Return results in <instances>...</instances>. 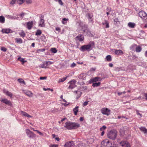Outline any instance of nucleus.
<instances>
[{"label":"nucleus","instance_id":"052dcab7","mask_svg":"<svg viewBox=\"0 0 147 147\" xmlns=\"http://www.w3.org/2000/svg\"><path fill=\"white\" fill-rule=\"evenodd\" d=\"M109 66L110 67H112L113 66V64L112 63H109Z\"/></svg>","mask_w":147,"mask_h":147},{"label":"nucleus","instance_id":"4be33fe9","mask_svg":"<svg viewBox=\"0 0 147 147\" xmlns=\"http://www.w3.org/2000/svg\"><path fill=\"white\" fill-rule=\"evenodd\" d=\"M115 54L121 55L123 54V51L120 50H115Z\"/></svg>","mask_w":147,"mask_h":147},{"label":"nucleus","instance_id":"ea45409f","mask_svg":"<svg viewBox=\"0 0 147 147\" xmlns=\"http://www.w3.org/2000/svg\"><path fill=\"white\" fill-rule=\"evenodd\" d=\"M51 50L52 53H56L57 52V50L55 48H51Z\"/></svg>","mask_w":147,"mask_h":147},{"label":"nucleus","instance_id":"f3484780","mask_svg":"<svg viewBox=\"0 0 147 147\" xmlns=\"http://www.w3.org/2000/svg\"><path fill=\"white\" fill-rule=\"evenodd\" d=\"M76 38L77 39L79 40L80 41H82L84 40V37L83 35L82 34H79L76 37Z\"/></svg>","mask_w":147,"mask_h":147},{"label":"nucleus","instance_id":"9d476101","mask_svg":"<svg viewBox=\"0 0 147 147\" xmlns=\"http://www.w3.org/2000/svg\"><path fill=\"white\" fill-rule=\"evenodd\" d=\"M75 144L72 141L66 142L64 145L65 147H74Z\"/></svg>","mask_w":147,"mask_h":147},{"label":"nucleus","instance_id":"473e14b6","mask_svg":"<svg viewBox=\"0 0 147 147\" xmlns=\"http://www.w3.org/2000/svg\"><path fill=\"white\" fill-rule=\"evenodd\" d=\"M100 83L99 82H98L93 83L92 84V86L94 87H97L100 85Z\"/></svg>","mask_w":147,"mask_h":147},{"label":"nucleus","instance_id":"69168bd1","mask_svg":"<svg viewBox=\"0 0 147 147\" xmlns=\"http://www.w3.org/2000/svg\"><path fill=\"white\" fill-rule=\"evenodd\" d=\"M55 139L57 141H59V139L58 137L56 138Z\"/></svg>","mask_w":147,"mask_h":147},{"label":"nucleus","instance_id":"7c9ffc66","mask_svg":"<svg viewBox=\"0 0 147 147\" xmlns=\"http://www.w3.org/2000/svg\"><path fill=\"white\" fill-rule=\"evenodd\" d=\"M5 19L4 17L3 16H0V23H3L5 22Z\"/></svg>","mask_w":147,"mask_h":147},{"label":"nucleus","instance_id":"338daca9","mask_svg":"<svg viewBox=\"0 0 147 147\" xmlns=\"http://www.w3.org/2000/svg\"><path fill=\"white\" fill-rule=\"evenodd\" d=\"M145 56L147 57V51H146L144 53Z\"/></svg>","mask_w":147,"mask_h":147},{"label":"nucleus","instance_id":"39448f33","mask_svg":"<svg viewBox=\"0 0 147 147\" xmlns=\"http://www.w3.org/2000/svg\"><path fill=\"white\" fill-rule=\"evenodd\" d=\"M112 143L109 140L105 139L101 142V147H112Z\"/></svg>","mask_w":147,"mask_h":147},{"label":"nucleus","instance_id":"4468645a","mask_svg":"<svg viewBox=\"0 0 147 147\" xmlns=\"http://www.w3.org/2000/svg\"><path fill=\"white\" fill-rule=\"evenodd\" d=\"M101 80L102 78H101L98 77H97L93 79H90V83H93L98 81H101Z\"/></svg>","mask_w":147,"mask_h":147},{"label":"nucleus","instance_id":"79ce46f5","mask_svg":"<svg viewBox=\"0 0 147 147\" xmlns=\"http://www.w3.org/2000/svg\"><path fill=\"white\" fill-rule=\"evenodd\" d=\"M67 78V77L61 79L59 80V82H62L64 81Z\"/></svg>","mask_w":147,"mask_h":147},{"label":"nucleus","instance_id":"3c124183","mask_svg":"<svg viewBox=\"0 0 147 147\" xmlns=\"http://www.w3.org/2000/svg\"><path fill=\"white\" fill-rule=\"evenodd\" d=\"M47 79V77H40V80H45Z\"/></svg>","mask_w":147,"mask_h":147},{"label":"nucleus","instance_id":"a19ab883","mask_svg":"<svg viewBox=\"0 0 147 147\" xmlns=\"http://www.w3.org/2000/svg\"><path fill=\"white\" fill-rule=\"evenodd\" d=\"M24 2V0H18L17 2L18 4L21 5Z\"/></svg>","mask_w":147,"mask_h":147},{"label":"nucleus","instance_id":"774afa93","mask_svg":"<svg viewBox=\"0 0 147 147\" xmlns=\"http://www.w3.org/2000/svg\"><path fill=\"white\" fill-rule=\"evenodd\" d=\"M80 147H85L84 146V144H81L80 146Z\"/></svg>","mask_w":147,"mask_h":147},{"label":"nucleus","instance_id":"6ab92c4d","mask_svg":"<svg viewBox=\"0 0 147 147\" xmlns=\"http://www.w3.org/2000/svg\"><path fill=\"white\" fill-rule=\"evenodd\" d=\"M86 74L85 73H82L78 76L79 79L83 80H85L86 78Z\"/></svg>","mask_w":147,"mask_h":147},{"label":"nucleus","instance_id":"6e6d98bb","mask_svg":"<svg viewBox=\"0 0 147 147\" xmlns=\"http://www.w3.org/2000/svg\"><path fill=\"white\" fill-rule=\"evenodd\" d=\"M16 0H12V1L10 2V3L11 4H15Z\"/></svg>","mask_w":147,"mask_h":147},{"label":"nucleus","instance_id":"49530a36","mask_svg":"<svg viewBox=\"0 0 147 147\" xmlns=\"http://www.w3.org/2000/svg\"><path fill=\"white\" fill-rule=\"evenodd\" d=\"M35 131L37 132L38 133L39 135L40 136H43V134L42 133H41V132L39 131L38 130H35Z\"/></svg>","mask_w":147,"mask_h":147},{"label":"nucleus","instance_id":"c756f323","mask_svg":"<svg viewBox=\"0 0 147 147\" xmlns=\"http://www.w3.org/2000/svg\"><path fill=\"white\" fill-rule=\"evenodd\" d=\"M16 42L19 43H22V40L20 38H16L15 39Z\"/></svg>","mask_w":147,"mask_h":147},{"label":"nucleus","instance_id":"c03bdc74","mask_svg":"<svg viewBox=\"0 0 147 147\" xmlns=\"http://www.w3.org/2000/svg\"><path fill=\"white\" fill-rule=\"evenodd\" d=\"M1 50L4 52H5L7 51V49L5 47H1Z\"/></svg>","mask_w":147,"mask_h":147},{"label":"nucleus","instance_id":"680f3d73","mask_svg":"<svg viewBox=\"0 0 147 147\" xmlns=\"http://www.w3.org/2000/svg\"><path fill=\"white\" fill-rule=\"evenodd\" d=\"M43 90H45V91H47L48 90H50V88H47V89H46L45 88H43Z\"/></svg>","mask_w":147,"mask_h":147},{"label":"nucleus","instance_id":"ddd939ff","mask_svg":"<svg viewBox=\"0 0 147 147\" xmlns=\"http://www.w3.org/2000/svg\"><path fill=\"white\" fill-rule=\"evenodd\" d=\"M1 102L5 104L6 105H8L9 106H11L12 105L11 102L8 100L4 98L1 100Z\"/></svg>","mask_w":147,"mask_h":147},{"label":"nucleus","instance_id":"2f4dec72","mask_svg":"<svg viewBox=\"0 0 147 147\" xmlns=\"http://www.w3.org/2000/svg\"><path fill=\"white\" fill-rule=\"evenodd\" d=\"M19 34L20 36L23 38L26 35L25 33L23 31H22V32H19Z\"/></svg>","mask_w":147,"mask_h":147},{"label":"nucleus","instance_id":"0e129e2a","mask_svg":"<svg viewBox=\"0 0 147 147\" xmlns=\"http://www.w3.org/2000/svg\"><path fill=\"white\" fill-rule=\"evenodd\" d=\"M104 133H105V132H104V131H102V132L101 133V136H103L104 134Z\"/></svg>","mask_w":147,"mask_h":147},{"label":"nucleus","instance_id":"bb28decb","mask_svg":"<svg viewBox=\"0 0 147 147\" xmlns=\"http://www.w3.org/2000/svg\"><path fill=\"white\" fill-rule=\"evenodd\" d=\"M102 25H105L106 28H109V23L107 20H105L102 23Z\"/></svg>","mask_w":147,"mask_h":147},{"label":"nucleus","instance_id":"9b49d317","mask_svg":"<svg viewBox=\"0 0 147 147\" xmlns=\"http://www.w3.org/2000/svg\"><path fill=\"white\" fill-rule=\"evenodd\" d=\"M120 144L123 147H130L131 146L129 143L127 142L122 141L120 142Z\"/></svg>","mask_w":147,"mask_h":147},{"label":"nucleus","instance_id":"e2e57ef3","mask_svg":"<svg viewBox=\"0 0 147 147\" xmlns=\"http://www.w3.org/2000/svg\"><path fill=\"white\" fill-rule=\"evenodd\" d=\"M26 2L28 3H31V1L30 0H27Z\"/></svg>","mask_w":147,"mask_h":147},{"label":"nucleus","instance_id":"393cba45","mask_svg":"<svg viewBox=\"0 0 147 147\" xmlns=\"http://www.w3.org/2000/svg\"><path fill=\"white\" fill-rule=\"evenodd\" d=\"M74 93H76L77 94V96L76 98L77 99L80 97L81 96L82 93L80 91H74Z\"/></svg>","mask_w":147,"mask_h":147},{"label":"nucleus","instance_id":"4d7b16f0","mask_svg":"<svg viewBox=\"0 0 147 147\" xmlns=\"http://www.w3.org/2000/svg\"><path fill=\"white\" fill-rule=\"evenodd\" d=\"M76 65V64L74 63H72L71 65V67H74Z\"/></svg>","mask_w":147,"mask_h":147},{"label":"nucleus","instance_id":"20e7f679","mask_svg":"<svg viewBox=\"0 0 147 147\" xmlns=\"http://www.w3.org/2000/svg\"><path fill=\"white\" fill-rule=\"evenodd\" d=\"M92 45H94V42H92L91 44L90 43L88 45L82 46L80 50L82 51H84L85 50L90 51L92 49Z\"/></svg>","mask_w":147,"mask_h":147},{"label":"nucleus","instance_id":"cd10ccee","mask_svg":"<svg viewBox=\"0 0 147 147\" xmlns=\"http://www.w3.org/2000/svg\"><path fill=\"white\" fill-rule=\"evenodd\" d=\"M135 25V24L134 23L131 22H129L128 24V26L129 27L132 28H134Z\"/></svg>","mask_w":147,"mask_h":147},{"label":"nucleus","instance_id":"8fccbe9b","mask_svg":"<svg viewBox=\"0 0 147 147\" xmlns=\"http://www.w3.org/2000/svg\"><path fill=\"white\" fill-rule=\"evenodd\" d=\"M114 21L115 22L117 23V22H119L118 19L117 18H115L114 19Z\"/></svg>","mask_w":147,"mask_h":147},{"label":"nucleus","instance_id":"a18cd8bd","mask_svg":"<svg viewBox=\"0 0 147 147\" xmlns=\"http://www.w3.org/2000/svg\"><path fill=\"white\" fill-rule=\"evenodd\" d=\"M58 145L57 144H52L50 146V147H58Z\"/></svg>","mask_w":147,"mask_h":147},{"label":"nucleus","instance_id":"09e8293b","mask_svg":"<svg viewBox=\"0 0 147 147\" xmlns=\"http://www.w3.org/2000/svg\"><path fill=\"white\" fill-rule=\"evenodd\" d=\"M26 14V13H25L22 12L20 14V16L21 17H23Z\"/></svg>","mask_w":147,"mask_h":147},{"label":"nucleus","instance_id":"7ed1b4c3","mask_svg":"<svg viewBox=\"0 0 147 147\" xmlns=\"http://www.w3.org/2000/svg\"><path fill=\"white\" fill-rule=\"evenodd\" d=\"M81 30L82 31V33L85 36H89L91 35V32L89 30L87 25H84L82 26Z\"/></svg>","mask_w":147,"mask_h":147},{"label":"nucleus","instance_id":"423d86ee","mask_svg":"<svg viewBox=\"0 0 147 147\" xmlns=\"http://www.w3.org/2000/svg\"><path fill=\"white\" fill-rule=\"evenodd\" d=\"M139 16L143 20H145V22H147V14L144 11H142L138 13Z\"/></svg>","mask_w":147,"mask_h":147},{"label":"nucleus","instance_id":"f03ea898","mask_svg":"<svg viewBox=\"0 0 147 147\" xmlns=\"http://www.w3.org/2000/svg\"><path fill=\"white\" fill-rule=\"evenodd\" d=\"M117 132L115 130H113L109 131L107 134L108 138L113 140L115 139L117 136Z\"/></svg>","mask_w":147,"mask_h":147},{"label":"nucleus","instance_id":"1a4fd4ad","mask_svg":"<svg viewBox=\"0 0 147 147\" xmlns=\"http://www.w3.org/2000/svg\"><path fill=\"white\" fill-rule=\"evenodd\" d=\"M76 82V81L75 80H72L69 82L68 83L70 84V85L68 88L72 89L76 86L75 85V83Z\"/></svg>","mask_w":147,"mask_h":147},{"label":"nucleus","instance_id":"a878e982","mask_svg":"<svg viewBox=\"0 0 147 147\" xmlns=\"http://www.w3.org/2000/svg\"><path fill=\"white\" fill-rule=\"evenodd\" d=\"M78 106H76L73 109V111L74 112V115H77V113L78 111Z\"/></svg>","mask_w":147,"mask_h":147},{"label":"nucleus","instance_id":"f8f14e48","mask_svg":"<svg viewBox=\"0 0 147 147\" xmlns=\"http://www.w3.org/2000/svg\"><path fill=\"white\" fill-rule=\"evenodd\" d=\"M44 16H42L40 17V21L39 22V26L40 27H43L45 26L44 24L45 20L43 19Z\"/></svg>","mask_w":147,"mask_h":147},{"label":"nucleus","instance_id":"bf43d9fd","mask_svg":"<svg viewBox=\"0 0 147 147\" xmlns=\"http://www.w3.org/2000/svg\"><path fill=\"white\" fill-rule=\"evenodd\" d=\"M84 119V118L83 117H81L80 118V121H83Z\"/></svg>","mask_w":147,"mask_h":147},{"label":"nucleus","instance_id":"13d9d810","mask_svg":"<svg viewBox=\"0 0 147 147\" xmlns=\"http://www.w3.org/2000/svg\"><path fill=\"white\" fill-rule=\"evenodd\" d=\"M55 30L57 31H58L59 32L60 31V29L59 28V27H57L56 28V29Z\"/></svg>","mask_w":147,"mask_h":147},{"label":"nucleus","instance_id":"de8ad7c7","mask_svg":"<svg viewBox=\"0 0 147 147\" xmlns=\"http://www.w3.org/2000/svg\"><path fill=\"white\" fill-rule=\"evenodd\" d=\"M96 68L95 67V68H93V67L91 68H90V72L94 71L96 70Z\"/></svg>","mask_w":147,"mask_h":147},{"label":"nucleus","instance_id":"37998d69","mask_svg":"<svg viewBox=\"0 0 147 147\" xmlns=\"http://www.w3.org/2000/svg\"><path fill=\"white\" fill-rule=\"evenodd\" d=\"M106 128V127L104 125L102 127L100 128V130L101 131H103Z\"/></svg>","mask_w":147,"mask_h":147},{"label":"nucleus","instance_id":"f704fd0d","mask_svg":"<svg viewBox=\"0 0 147 147\" xmlns=\"http://www.w3.org/2000/svg\"><path fill=\"white\" fill-rule=\"evenodd\" d=\"M18 60L22 62V64H23L26 61H24L23 58H22L21 57H18Z\"/></svg>","mask_w":147,"mask_h":147},{"label":"nucleus","instance_id":"5701e85b","mask_svg":"<svg viewBox=\"0 0 147 147\" xmlns=\"http://www.w3.org/2000/svg\"><path fill=\"white\" fill-rule=\"evenodd\" d=\"M21 114H22V115L25 117H32V116L24 112L23 111H21Z\"/></svg>","mask_w":147,"mask_h":147},{"label":"nucleus","instance_id":"2eb2a0df","mask_svg":"<svg viewBox=\"0 0 147 147\" xmlns=\"http://www.w3.org/2000/svg\"><path fill=\"white\" fill-rule=\"evenodd\" d=\"M3 33L8 34L12 32L11 30L9 28L3 29L2 30Z\"/></svg>","mask_w":147,"mask_h":147},{"label":"nucleus","instance_id":"72a5a7b5","mask_svg":"<svg viewBox=\"0 0 147 147\" xmlns=\"http://www.w3.org/2000/svg\"><path fill=\"white\" fill-rule=\"evenodd\" d=\"M106 58L108 61H111L112 60L111 57L110 55L107 56Z\"/></svg>","mask_w":147,"mask_h":147},{"label":"nucleus","instance_id":"864d4df0","mask_svg":"<svg viewBox=\"0 0 147 147\" xmlns=\"http://www.w3.org/2000/svg\"><path fill=\"white\" fill-rule=\"evenodd\" d=\"M88 103V101H85L84 102L83 104V106H86L87 105Z\"/></svg>","mask_w":147,"mask_h":147},{"label":"nucleus","instance_id":"5fc2aeb1","mask_svg":"<svg viewBox=\"0 0 147 147\" xmlns=\"http://www.w3.org/2000/svg\"><path fill=\"white\" fill-rule=\"evenodd\" d=\"M136 112H137V114L138 115H139L140 116V117H142V115L139 112V111L138 110H136Z\"/></svg>","mask_w":147,"mask_h":147},{"label":"nucleus","instance_id":"dca6fc26","mask_svg":"<svg viewBox=\"0 0 147 147\" xmlns=\"http://www.w3.org/2000/svg\"><path fill=\"white\" fill-rule=\"evenodd\" d=\"M27 28L28 30H30L32 27L33 25V22L32 21L27 23Z\"/></svg>","mask_w":147,"mask_h":147},{"label":"nucleus","instance_id":"c9c22d12","mask_svg":"<svg viewBox=\"0 0 147 147\" xmlns=\"http://www.w3.org/2000/svg\"><path fill=\"white\" fill-rule=\"evenodd\" d=\"M137 46V45L136 44H133L130 47V49L131 50L133 51L135 48L136 49V48Z\"/></svg>","mask_w":147,"mask_h":147},{"label":"nucleus","instance_id":"b1692460","mask_svg":"<svg viewBox=\"0 0 147 147\" xmlns=\"http://www.w3.org/2000/svg\"><path fill=\"white\" fill-rule=\"evenodd\" d=\"M140 130L144 134H146L147 133V129L145 127H141L139 128Z\"/></svg>","mask_w":147,"mask_h":147},{"label":"nucleus","instance_id":"f257e3e1","mask_svg":"<svg viewBox=\"0 0 147 147\" xmlns=\"http://www.w3.org/2000/svg\"><path fill=\"white\" fill-rule=\"evenodd\" d=\"M80 127V125L78 123L68 121L65 123L64 127L68 130L76 129Z\"/></svg>","mask_w":147,"mask_h":147},{"label":"nucleus","instance_id":"412c9836","mask_svg":"<svg viewBox=\"0 0 147 147\" xmlns=\"http://www.w3.org/2000/svg\"><path fill=\"white\" fill-rule=\"evenodd\" d=\"M88 18L90 22H92L93 18V15L92 13H89L88 14Z\"/></svg>","mask_w":147,"mask_h":147},{"label":"nucleus","instance_id":"603ef678","mask_svg":"<svg viewBox=\"0 0 147 147\" xmlns=\"http://www.w3.org/2000/svg\"><path fill=\"white\" fill-rule=\"evenodd\" d=\"M59 3L61 5H63V3L62 2L61 0H58Z\"/></svg>","mask_w":147,"mask_h":147},{"label":"nucleus","instance_id":"58836bf2","mask_svg":"<svg viewBox=\"0 0 147 147\" xmlns=\"http://www.w3.org/2000/svg\"><path fill=\"white\" fill-rule=\"evenodd\" d=\"M18 81L20 83H23L24 84H25V85L26 84L25 82L22 79H21V78L19 79H18Z\"/></svg>","mask_w":147,"mask_h":147},{"label":"nucleus","instance_id":"aec40b11","mask_svg":"<svg viewBox=\"0 0 147 147\" xmlns=\"http://www.w3.org/2000/svg\"><path fill=\"white\" fill-rule=\"evenodd\" d=\"M24 93L29 97H32V96L33 94L30 91L25 90L24 91Z\"/></svg>","mask_w":147,"mask_h":147},{"label":"nucleus","instance_id":"0eeeda50","mask_svg":"<svg viewBox=\"0 0 147 147\" xmlns=\"http://www.w3.org/2000/svg\"><path fill=\"white\" fill-rule=\"evenodd\" d=\"M110 110L107 108H102L101 110V112L103 114L107 116L110 114Z\"/></svg>","mask_w":147,"mask_h":147},{"label":"nucleus","instance_id":"e433bc0d","mask_svg":"<svg viewBox=\"0 0 147 147\" xmlns=\"http://www.w3.org/2000/svg\"><path fill=\"white\" fill-rule=\"evenodd\" d=\"M42 34V32L41 31L39 30H37L36 32V33L35 35L36 36H38L40 35V34Z\"/></svg>","mask_w":147,"mask_h":147},{"label":"nucleus","instance_id":"a211bd4d","mask_svg":"<svg viewBox=\"0 0 147 147\" xmlns=\"http://www.w3.org/2000/svg\"><path fill=\"white\" fill-rule=\"evenodd\" d=\"M3 92L6 95L10 97H11L13 95L11 93L9 92V91L5 89H4L3 90Z\"/></svg>","mask_w":147,"mask_h":147},{"label":"nucleus","instance_id":"c85d7f7f","mask_svg":"<svg viewBox=\"0 0 147 147\" xmlns=\"http://www.w3.org/2000/svg\"><path fill=\"white\" fill-rule=\"evenodd\" d=\"M142 50V48L140 46H137L136 48V52H140Z\"/></svg>","mask_w":147,"mask_h":147},{"label":"nucleus","instance_id":"4c0bfd02","mask_svg":"<svg viewBox=\"0 0 147 147\" xmlns=\"http://www.w3.org/2000/svg\"><path fill=\"white\" fill-rule=\"evenodd\" d=\"M68 19H67L65 18H64L63 19L62 21V23L64 24H65L67 22V21L68 20Z\"/></svg>","mask_w":147,"mask_h":147},{"label":"nucleus","instance_id":"6e6552de","mask_svg":"<svg viewBox=\"0 0 147 147\" xmlns=\"http://www.w3.org/2000/svg\"><path fill=\"white\" fill-rule=\"evenodd\" d=\"M26 131L27 135L30 138H33L35 137V135L29 129H26Z\"/></svg>","mask_w":147,"mask_h":147}]
</instances>
